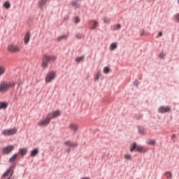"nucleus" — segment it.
Here are the masks:
<instances>
[{"mask_svg": "<svg viewBox=\"0 0 179 179\" xmlns=\"http://www.w3.org/2000/svg\"><path fill=\"white\" fill-rule=\"evenodd\" d=\"M57 61L56 55H43L42 58L41 66L43 68H47L48 66V64L50 62H55Z\"/></svg>", "mask_w": 179, "mask_h": 179, "instance_id": "nucleus-1", "label": "nucleus"}, {"mask_svg": "<svg viewBox=\"0 0 179 179\" xmlns=\"http://www.w3.org/2000/svg\"><path fill=\"white\" fill-rule=\"evenodd\" d=\"M16 83H7L6 81H2L0 83V93H6L10 87H15Z\"/></svg>", "mask_w": 179, "mask_h": 179, "instance_id": "nucleus-2", "label": "nucleus"}, {"mask_svg": "<svg viewBox=\"0 0 179 179\" xmlns=\"http://www.w3.org/2000/svg\"><path fill=\"white\" fill-rule=\"evenodd\" d=\"M13 170H15V165H12L3 175L1 179H12L13 176Z\"/></svg>", "mask_w": 179, "mask_h": 179, "instance_id": "nucleus-3", "label": "nucleus"}, {"mask_svg": "<svg viewBox=\"0 0 179 179\" xmlns=\"http://www.w3.org/2000/svg\"><path fill=\"white\" fill-rule=\"evenodd\" d=\"M57 78V73L55 71H50L46 74L45 78V80L46 83H51L52 80H54Z\"/></svg>", "mask_w": 179, "mask_h": 179, "instance_id": "nucleus-4", "label": "nucleus"}, {"mask_svg": "<svg viewBox=\"0 0 179 179\" xmlns=\"http://www.w3.org/2000/svg\"><path fill=\"white\" fill-rule=\"evenodd\" d=\"M17 132V129L16 128L10 129H4L2 131L1 134L4 136H11V135H15Z\"/></svg>", "mask_w": 179, "mask_h": 179, "instance_id": "nucleus-5", "label": "nucleus"}, {"mask_svg": "<svg viewBox=\"0 0 179 179\" xmlns=\"http://www.w3.org/2000/svg\"><path fill=\"white\" fill-rule=\"evenodd\" d=\"M136 149L137 152H140V153H143L146 152V149L141 145H137L136 143H134L131 145V148L130 149V152H134V150Z\"/></svg>", "mask_w": 179, "mask_h": 179, "instance_id": "nucleus-6", "label": "nucleus"}, {"mask_svg": "<svg viewBox=\"0 0 179 179\" xmlns=\"http://www.w3.org/2000/svg\"><path fill=\"white\" fill-rule=\"evenodd\" d=\"M10 52H20V48L16 45L10 44L7 48Z\"/></svg>", "mask_w": 179, "mask_h": 179, "instance_id": "nucleus-7", "label": "nucleus"}, {"mask_svg": "<svg viewBox=\"0 0 179 179\" xmlns=\"http://www.w3.org/2000/svg\"><path fill=\"white\" fill-rule=\"evenodd\" d=\"M51 121V119L48 115L46 116V117L41 121L38 122V124L39 127H46V125H48Z\"/></svg>", "mask_w": 179, "mask_h": 179, "instance_id": "nucleus-8", "label": "nucleus"}, {"mask_svg": "<svg viewBox=\"0 0 179 179\" xmlns=\"http://www.w3.org/2000/svg\"><path fill=\"white\" fill-rule=\"evenodd\" d=\"M14 150H15V146L8 145L3 148L2 153H3V155H9V153H10Z\"/></svg>", "mask_w": 179, "mask_h": 179, "instance_id": "nucleus-9", "label": "nucleus"}, {"mask_svg": "<svg viewBox=\"0 0 179 179\" xmlns=\"http://www.w3.org/2000/svg\"><path fill=\"white\" fill-rule=\"evenodd\" d=\"M61 115V111L59 110H55L54 112H52L48 115V117L50 118V120H52L54 118H57V117H59Z\"/></svg>", "mask_w": 179, "mask_h": 179, "instance_id": "nucleus-10", "label": "nucleus"}, {"mask_svg": "<svg viewBox=\"0 0 179 179\" xmlns=\"http://www.w3.org/2000/svg\"><path fill=\"white\" fill-rule=\"evenodd\" d=\"M171 110V108L169 106H161L159 109H158V112L161 113H169Z\"/></svg>", "mask_w": 179, "mask_h": 179, "instance_id": "nucleus-11", "label": "nucleus"}, {"mask_svg": "<svg viewBox=\"0 0 179 179\" xmlns=\"http://www.w3.org/2000/svg\"><path fill=\"white\" fill-rule=\"evenodd\" d=\"M79 128V126L75 123H71L69 125V129H71V131H73V132H76Z\"/></svg>", "mask_w": 179, "mask_h": 179, "instance_id": "nucleus-12", "label": "nucleus"}, {"mask_svg": "<svg viewBox=\"0 0 179 179\" xmlns=\"http://www.w3.org/2000/svg\"><path fill=\"white\" fill-rule=\"evenodd\" d=\"M64 145L69 148H76V146H78V143H72L71 141H65Z\"/></svg>", "mask_w": 179, "mask_h": 179, "instance_id": "nucleus-13", "label": "nucleus"}, {"mask_svg": "<svg viewBox=\"0 0 179 179\" xmlns=\"http://www.w3.org/2000/svg\"><path fill=\"white\" fill-rule=\"evenodd\" d=\"M24 44H29L30 41V32H27L24 38Z\"/></svg>", "mask_w": 179, "mask_h": 179, "instance_id": "nucleus-14", "label": "nucleus"}, {"mask_svg": "<svg viewBox=\"0 0 179 179\" xmlns=\"http://www.w3.org/2000/svg\"><path fill=\"white\" fill-rule=\"evenodd\" d=\"M6 108H8V103L0 102V110H6Z\"/></svg>", "mask_w": 179, "mask_h": 179, "instance_id": "nucleus-15", "label": "nucleus"}, {"mask_svg": "<svg viewBox=\"0 0 179 179\" xmlns=\"http://www.w3.org/2000/svg\"><path fill=\"white\" fill-rule=\"evenodd\" d=\"M38 155V149H34L31 152L30 156L31 157H34Z\"/></svg>", "mask_w": 179, "mask_h": 179, "instance_id": "nucleus-16", "label": "nucleus"}, {"mask_svg": "<svg viewBox=\"0 0 179 179\" xmlns=\"http://www.w3.org/2000/svg\"><path fill=\"white\" fill-rule=\"evenodd\" d=\"M17 156H19V154H15L13 157H11L9 159L10 163H13L17 159Z\"/></svg>", "mask_w": 179, "mask_h": 179, "instance_id": "nucleus-17", "label": "nucleus"}, {"mask_svg": "<svg viewBox=\"0 0 179 179\" xmlns=\"http://www.w3.org/2000/svg\"><path fill=\"white\" fill-rule=\"evenodd\" d=\"M19 152L20 153V155H22V156H24V155L27 153V148L20 149Z\"/></svg>", "mask_w": 179, "mask_h": 179, "instance_id": "nucleus-18", "label": "nucleus"}, {"mask_svg": "<svg viewBox=\"0 0 179 179\" xmlns=\"http://www.w3.org/2000/svg\"><path fill=\"white\" fill-rule=\"evenodd\" d=\"M67 38V35H62L57 38V41H61L62 40H66Z\"/></svg>", "mask_w": 179, "mask_h": 179, "instance_id": "nucleus-19", "label": "nucleus"}, {"mask_svg": "<svg viewBox=\"0 0 179 179\" xmlns=\"http://www.w3.org/2000/svg\"><path fill=\"white\" fill-rule=\"evenodd\" d=\"M5 66H0V76H2V75H3L5 73Z\"/></svg>", "mask_w": 179, "mask_h": 179, "instance_id": "nucleus-20", "label": "nucleus"}, {"mask_svg": "<svg viewBox=\"0 0 179 179\" xmlns=\"http://www.w3.org/2000/svg\"><path fill=\"white\" fill-rule=\"evenodd\" d=\"M48 0H41L39 2V6L40 8H43L45 3H47Z\"/></svg>", "mask_w": 179, "mask_h": 179, "instance_id": "nucleus-21", "label": "nucleus"}, {"mask_svg": "<svg viewBox=\"0 0 179 179\" xmlns=\"http://www.w3.org/2000/svg\"><path fill=\"white\" fill-rule=\"evenodd\" d=\"M93 23L94 24H93L92 27H91V29L92 30H94V29H97V27H99V23L96 21H93Z\"/></svg>", "mask_w": 179, "mask_h": 179, "instance_id": "nucleus-22", "label": "nucleus"}, {"mask_svg": "<svg viewBox=\"0 0 179 179\" xmlns=\"http://www.w3.org/2000/svg\"><path fill=\"white\" fill-rule=\"evenodd\" d=\"M3 6L4 8H6V9H9V8H10V3H9V1H6L3 3Z\"/></svg>", "mask_w": 179, "mask_h": 179, "instance_id": "nucleus-23", "label": "nucleus"}, {"mask_svg": "<svg viewBox=\"0 0 179 179\" xmlns=\"http://www.w3.org/2000/svg\"><path fill=\"white\" fill-rule=\"evenodd\" d=\"M124 159H126V160H132V155L129 154H126L124 155Z\"/></svg>", "mask_w": 179, "mask_h": 179, "instance_id": "nucleus-24", "label": "nucleus"}, {"mask_svg": "<svg viewBox=\"0 0 179 179\" xmlns=\"http://www.w3.org/2000/svg\"><path fill=\"white\" fill-rule=\"evenodd\" d=\"M148 145H152L155 146L156 145V141L155 140H150L149 141L147 142Z\"/></svg>", "mask_w": 179, "mask_h": 179, "instance_id": "nucleus-25", "label": "nucleus"}, {"mask_svg": "<svg viewBox=\"0 0 179 179\" xmlns=\"http://www.w3.org/2000/svg\"><path fill=\"white\" fill-rule=\"evenodd\" d=\"M72 6H74V8H79L80 6L79 5L78 3H77L76 1H72L71 3Z\"/></svg>", "mask_w": 179, "mask_h": 179, "instance_id": "nucleus-26", "label": "nucleus"}, {"mask_svg": "<svg viewBox=\"0 0 179 179\" xmlns=\"http://www.w3.org/2000/svg\"><path fill=\"white\" fill-rule=\"evenodd\" d=\"M111 71V69H109V67L106 66L103 69V73H109V72Z\"/></svg>", "mask_w": 179, "mask_h": 179, "instance_id": "nucleus-27", "label": "nucleus"}, {"mask_svg": "<svg viewBox=\"0 0 179 179\" xmlns=\"http://www.w3.org/2000/svg\"><path fill=\"white\" fill-rule=\"evenodd\" d=\"M100 76H101V72L98 71L96 76H95V80H99L100 79Z\"/></svg>", "mask_w": 179, "mask_h": 179, "instance_id": "nucleus-28", "label": "nucleus"}, {"mask_svg": "<svg viewBox=\"0 0 179 179\" xmlns=\"http://www.w3.org/2000/svg\"><path fill=\"white\" fill-rule=\"evenodd\" d=\"M111 22V20H110V18L108 17H103V22L106 23V24H110V22Z\"/></svg>", "mask_w": 179, "mask_h": 179, "instance_id": "nucleus-29", "label": "nucleus"}, {"mask_svg": "<svg viewBox=\"0 0 179 179\" xmlns=\"http://www.w3.org/2000/svg\"><path fill=\"white\" fill-rule=\"evenodd\" d=\"M84 59H85V57L82 56L80 57H77L76 61V62H81V61H83Z\"/></svg>", "mask_w": 179, "mask_h": 179, "instance_id": "nucleus-30", "label": "nucleus"}, {"mask_svg": "<svg viewBox=\"0 0 179 179\" xmlns=\"http://www.w3.org/2000/svg\"><path fill=\"white\" fill-rule=\"evenodd\" d=\"M117 48V43H113L110 45L111 50H115Z\"/></svg>", "mask_w": 179, "mask_h": 179, "instance_id": "nucleus-31", "label": "nucleus"}, {"mask_svg": "<svg viewBox=\"0 0 179 179\" xmlns=\"http://www.w3.org/2000/svg\"><path fill=\"white\" fill-rule=\"evenodd\" d=\"M138 132L139 134H141V135H145V129L143 128H140L138 129Z\"/></svg>", "mask_w": 179, "mask_h": 179, "instance_id": "nucleus-32", "label": "nucleus"}, {"mask_svg": "<svg viewBox=\"0 0 179 179\" xmlns=\"http://www.w3.org/2000/svg\"><path fill=\"white\" fill-rule=\"evenodd\" d=\"M165 176L167 178H171V172H166L165 173Z\"/></svg>", "mask_w": 179, "mask_h": 179, "instance_id": "nucleus-33", "label": "nucleus"}, {"mask_svg": "<svg viewBox=\"0 0 179 179\" xmlns=\"http://www.w3.org/2000/svg\"><path fill=\"white\" fill-rule=\"evenodd\" d=\"M120 29H121V24H117L115 27V30H120Z\"/></svg>", "mask_w": 179, "mask_h": 179, "instance_id": "nucleus-34", "label": "nucleus"}, {"mask_svg": "<svg viewBox=\"0 0 179 179\" xmlns=\"http://www.w3.org/2000/svg\"><path fill=\"white\" fill-rule=\"evenodd\" d=\"M80 22V19H79V17H75V23H79Z\"/></svg>", "mask_w": 179, "mask_h": 179, "instance_id": "nucleus-35", "label": "nucleus"}, {"mask_svg": "<svg viewBox=\"0 0 179 179\" xmlns=\"http://www.w3.org/2000/svg\"><path fill=\"white\" fill-rule=\"evenodd\" d=\"M175 17H176V20H179V13L176 14V15H175Z\"/></svg>", "mask_w": 179, "mask_h": 179, "instance_id": "nucleus-36", "label": "nucleus"}, {"mask_svg": "<svg viewBox=\"0 0 179 179\" xmlns=\"http://www.w3.org/2000/svg\"><path fill=\"white\" fill-rule=\"evenodd\" d=\"M76 38H82V34H77Z\"/></svg>", "mask_w": 179, "mask_h": 179, "instance_id": "nucleus-37", "label": "nucleus"}, {"mask_svg": "<svg viewBox=\"0 0 179 179\" xmlns=\"http://www.w3.org/2000/svg\"><path fill=\"white\" fill-rule=\"evenodd\" d=\"M158 36H159V37H162V36H163V32H159V34H158Z\"/></svg>", "mask_w": 179, "mask_h": 179, "instance_id": "nucleus-38", "label": "nucleus"}, {"mask_svg": "<svg viewBox=\"0 0 179 179\" xmlns=\"http://www.w3.org/2000/svg\"><path fill=\"white\" fill-rule=\"evenodd\" d=\"M159 57H160L161 58H163V56L162 55V54L159 55Z\"/></svg>", "mask_w": 179, "mask_h": 179, "instance_id": "nucleus-39", "label": "nucleus"}, {"mask_svg": "<svg viewBox=\"0 0 179 179\" xmlns=\"http://www.w3.org/2000/svg\"><path fill=\"white\" fill-rule=\"evenodd\" d=\"M64 20H68V17H66V18H64Z\"/></svg>", "mask_w": 179, "mask_h": 179, "instance_id": "nucleus-40", "label": "nucleus"}, {"mask_svg": "<svg viewBox=\"0 0 179 179\" xmlns=\"http://www.w3.org/2000/svg\"><path fill=\"white\" fill-rule=\"evenodd\" d=\"M67 152H68V153H69V152H70V150H67Z\"/></svg>", "mask_w": 179, "mask_h": 179, "instance_id": "nucleus-41", "label": "nucleus"}, {"mask_svg": "<svg viewBox=\"0 0 179 179\" xmlns=\"http://www.w3.org/2000/svg\"><path fill=\"white\" fill-rule=\"evenodd\" d=\"M178 3H179V0H178Z\"/></svg>", "mask_w": 179, "mask_h": 179, "instance_id": "nucleus-42", "label": "nucleus"}]
</instances>
